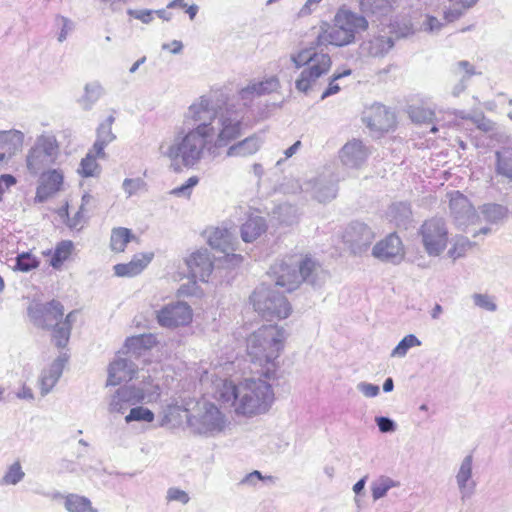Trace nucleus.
Returning a JSON list of instances; mask_svg holds the SVG:
<instances>
[{"instance_id": "obj_19", "label": "nucleus", "mask_w": 512, "mask_h": 512, "mask_svg": "<svg viewBox=\"0 0 512 512\" xmlns=\"http://www.w3.org/2000/svg\"><path fill=\"white\" fill-rule=\"evenodd\" d=\"M506 144L495 152V178L497 183H503L512 188V141L505 136Z\"/></svg>"}, {"instance_id": "obj_30", "label": "nucleus", "mask_w": 512, "mask_h": 512, "mask_svg": "<svg viewBox=\"0 0 512 512\" xmlns=\"http://www.w3.org/2000/svg\"><path fill=\"white\" fill-rule=\"evenodd\" d=\"M480 215L486 222L498 225L507 221L511 212L506 205L490 202L479 207Z\"/></svg>"}, {"instance_id": "obj_52", "label": "nucleus", "mask_w": 512, "mask_h": 512, "mask_svg": "<svg viewBox=\"0 0 512 512\" xmlns=\"http://www.w3.org/2000/svg\"><path fill=\"white\" fill-rule=\"evenodd\" d=\"M55 26L60 29L57 40L62 43L64 42L68 35L74 30V22L66 16L56 15L54 18Z\"/></svg>"}, {"instance_id": "obj_50", "label": "nucleus", "mask_w": 512, "mask_h": 512, "mask_svg": "<svg viewBox=\"0 0 512 512\" xmlns=\"http://www.w3.org/2000/svg\"><path fill=\"white\" fill-rule=\"evenodd\" d=\"M274 213L278 215L279 221L285 225H292L298 220L297 209L290 204L279 205Z\"/></svg>"}, {"instance_id": "obj_54", "label": "nucleus", "mask_w": 512, "mask_h": 512, "mask_svg": "<svg viewBox=\"0 0 512 512\" xmlns=\"http://www.w3.org/2000/svg\"><path fill=\"white\" fill-rule=\"evenodd\" d=\"M24 476L25 473L23 472L20 463L15 462L8 468V471L3 476L2 483L6 485H16L24 478Z\"/></svg>"}, {"instance_id": "obj_60", "label": "nucleus", "mask_w": 512, "mask_h": 512, "mask_svg": "<svg viewBox=\"0 0 512 512\" xmlns=\"http://www.w3.org/2000/svg\"><path fill=\"white\" fill-rule=\"evenodd\" d=\"M168 501H176L182 504H187L190 500L189 495L181 489L169 488L166 496Z\"/></svg>"}, {"instance_id": "obj_26", "label": "nucleus", "mask_w": 512, "mask_h": 512, "mask_svg": "<svg viewBox=\"0 0 512 512\" xmlns=\"http://www.w3.org/2000/svg\"><path fill=\"white\" fill-rule=\"evenodd\" d=\"M63 183V174L59 170H51L43 173L41 183L37 188L36 199L39 202L46 201L50 196L61 189Z\"/></svg>"}, {"instance_id": "obj_25", "label": "nucleus", "mask_w": 512, "mask_h": 512, "mask_svg": "<svg viewBox=\"0 0 512 512\" xmlns=\"http://www.w3.org/2000/svg\"><path fill=\"white\" fill-rule=\"evenodd\" d=\"M153 253H140L134 255L128 263L116 264L113 267L114 274L117 277H134L140 274L152 261Z\"/></svg>"}, {"instance_id": "obj_63", "label": "nucleus", "mask_w": 512, "mask_h": 512, "mask_svg": "<svg viewBox=\"0 0 512 512\" xmlns=\"http://www.w3.org/2000/svg\"><path fill=\"white\" fill-rule=\"evenodd\" d=\"M375 421H376V424H377L379 430L382 433L394 432L396 430V423L388 417H384V416L376 417Z\"/></svg>"}, {"instance_id": "obj_39", "label": "nucleus", "mask_w": 512, "mask_h": 512, "mask_svg": "<svg viewBox=\"0 0 512 512\" xmlns=\"http://www.w3.org/2000/svg\"><path fill=\"white\" fill-rule=\"evenodd\" d=\"M409 116L415 123H435V111L430 107L424 105L411 106L409 109ZM439 130L436 124L431 127V132L435 133Z\"/></svg>"}, {"instance_id": "obj_32", "label": "nucleus", "mask_w": 512, "mask_h": 512, "mask_svg": "<svg viewBox=\"0 0 512 512\" xmlns=\"http://www.w3.org/2000/svg\"><path fill=\"white\" fill-rule=\"evenodd\" d=\"M394 45L391 37L374 36L361 44L363 53L372 57L384 56Z\"/></svg>"}, {"instance_id": "obj_7", "label": "nucleus", "mask_w": 512, "mask_h": 512, "mask_svg": "<svg viewBox=\"0 0 512 512\" xmlns=\"http://www.w3.org/2000/svg\"><path fill=\"white\" fill-rule=\"evenodd\" d=\"M190 428L201 435H214L222 432L226 425V416L213 403H198L193 413L187 416Z\"/></svg>"}, {"instance_id": "obj_4", "label": "nucleus", "mask_w": 512, "mask_h": 512, "mask_svg": "<svg viewBox=\"0 0 512 512\" xmlns=\"http://www.w3.org/2000/svg\"><path fill=\"white\" fill-rule=\"evenodd\" d=\"M286 331L276 325H264L247 338V355L256 372L266 379L274 376L277 359L284 348Z\"/></svg>"}, {"instance_id": "obj_43", "label": "nucleus", "mask_w": 512, "mask_h": 512, "mask_svg": "<svg viewBox=\"0 0 512 512\" xmlns=\"http://www.w3.org/2000/svg\"><path fill=\"white\" fill-rule=\"evenodd\" d=\"M96 157L98 156L92 149L81 160L78 172L83 177H94L100 174L101 168L96 161Z\"/></svg>"}, {"instance_id": "obj_62", "label": "nucleus", "mask_w": 512, "mask_h": 512, "mask_svg": "<svg viewBox=\"0 0 512 512\" xmlns=\"http://www.w3.org/2000/svg\"><path fill=\"white\" fill-rule=\"evenodd\" d=\"M357 389L360 391L365 397L373 398L376 397L379 392L380 388L378 385L367 383V382H360L357 384Z\"/></svg>"}, {"instance_id": "obj_13", "label": "nucleus", "mask_w": 512, "mask_h": 512, "mask_svg": "<svg viewBox=\"0 0 512 512\" xmlns=\"http://www.w3.org/2000/svg\"><path fill=\"white\" fill-rule=\"evenodd\" d=\"M192 309L185 302L169 303L157 311V321L160 326L176 328L188 325L192 321Z\"/></svg>"}, {"instance_id": "obj_2", "label": "nucleus", "mask_w": 512, "mask_h": 512, "mask_svg": "<svg viewBox=\"0 0 512 512\" xmlns=\"http://www.w3.org/2000/svg\"><path fill=\"white\" fill-rule=\"evenodd\" d=\"M333 24L323 22L319 27L318 35L310 47L303 48L290 55L295 68H303L295 80V88L304 94L313 91L324 75L332 66L328 53L317 51L327 45L344 47L355 43L356 36L369 28L366 17L347 6H341L335 13Z\"/></svg>"}, {"instance_id": "obj_42", "label": "nucleus", "mask_w": 512, "mask_h": 512, "mask_svg": "<svg viewBox=\"0 0 512 512\" xmlns=\"http://www.w3.org/2000/svg\"><path fill=\"white\" fill-rule=\"evenodd\" d=\"M131 386L144 394L143 402L145 403L153 402L160 396V387L154 383L150 376L143 378L139 384H132Z\"/></svg>"}, {"instance_id": "obj_46", "label": "nucleus", "mask_w": 512, "mask_h": 512, "mask_svg": "<svg viewBox=\"0 0 512 512\" xmlns=\"http://www.w3.org/2000/svg\"><path fill=\"white\" fill-rule=\"evenodd\" d=\"M389 9V0H360V10L364 14H385Z\"/></svg>"}, {"instance_id": "obj_59", "label": "nucleus", "mask_w": 512, "mask_h": 512, "mask_svg": "<svg viewBox=\"0 0 512 512\" xmlns=\"http://www.w3.org/2000/svg\"><path fill=\"white\" fill-rule=\"evenodd\" d=\"M350 73H351L350 70H345L343 73L334 74L332 79L329 82V85H328L327 89L322 93L321 99H325V98H327V97H329L331 95H334L337 92H339L340 87L336 83V81L338 79L342 78L343 76L350 75Z\"/></svg>"}, {"instance_id": "obj_6", "label": "nucleus", "mask_w": 512, "mask_h": 512, "mask_svg": "<svg viewBox=\"0 0 512 512\" xmlns=\"http://www.w3.org/2000/svg\"><path fill=\"white\" fill-rule=\"evenodd\" d=\"M276 280V278L274 277ZM274 287L262 284L255 289L250 299L255 311L266 320L285 319L291 313V305L286 297Z\"/></svg>"}, {"instance_id": "obj_11", "label": "nucleus", "mask_w": 512, "mask_h": 512, "mask_svg": "<svg viewBox=\"0 0 512 512\" xmlns=\"http://www.w3.org/2000/svg\"><path fill=\"white\" fill-rule=\"evenodd\" d=\"M207 243L215 250L222 252L225 257L233 262L238 263L241 260V256L234 254L236 247L235 244L237 239L235 233L231 232L227 228L215 227L205 231Z\"/></svg>"}, {"instance_id": "obj_31", "label": "nucleus", "mask_w": 512, "mask_h": 512, "mask_svg": "<svg viewBox=\"0 0 512 512\" xmlns=\"http://www.w3.org/2000/svg\"><path fill=\"white\" fill-rule=\"evenodd\" d=\"M452 72L459 78V81L453 86L451 93L454 97H458L465 91L469 79L476 74V71L470 62L462 60L453 66Z\"/></svg>"}, {"instance_id": "obj_41", "label": "nucleus", "mask_w": 512, "mask_h": 512, "mask_svg": "<svg viewBox=\"0 0 512 512\" xmlns=\"http://www.w3.org/2000/svg\"><path fill=\"white\" fill-rule=\"evenodd\" d=\"M134 238L131 231L124 227L114 228L111 232L110 247L114 252H123L126 245Z\"/></svg>"}, {"instance_id": "obj_64", "label": "nucleus", "mask_w": 512, "mask_h": 512, "mask_svg": "<svg viewBox=\"0 0 512 512\" xmlns=\"http://www.w3.org/2000/svg\"><path fill=\"white\" fill-rule=\"evenodd\" d=\"M127 13L130 16L134 17L135 19H138V20H140L141 22H143L145 24H149L153 20V13H154V11L153 10H147V9H144V10L129 9L127 11Z\"/></svg>"}, {"instance_id": "obj_8", "label": "nucleus", "mask_w": 512, "mask_h": 512, "mask_svg": "<svg viewBox=\"0 0 512 512\" xmlns=\"http://www.w3.org/2000/svg\"><path fill=\"white\" fill-rule=\"evenodd\" d=\"M59 145L53 135H40L27 154V168L32 174H39L55 163Z\"/></svg>"}, {"instance_id": "obj_22", "label": "nucleus", "mask_w": 512, "mask_h": 512, "mask_svg": "<svg viewBox=\"0 0 512 512\" xmlns=\"http://www.w3.org/2000/svg\"><path fill=\"white\" fill-rule=\"evenodd\" d=\"M303 189L321 203L333 200L338 191L336 183L325 176L309 180Z\"/></svg>"}, {"instance_id": "obj_58", "label": "nucleus", "mask_w": 512, "mask_h": 512, "mask_svg": "<svg viewBox=\"0 0 512 512\" xmlns=\"http://www.w3.org/2000/svg\"><path fill=\"white\" fill-rule=\"evenodd\" d=\"M443 27V23L432 15H425L420 24V29L428 33H438Z\"/></svg>"}, {"instance_id": "obj_33", "label": "nucleus", "mask_w": 512, "mask_h": 512, "mask_svg": "<svg viewBox=\"0 0 512 512\" xmlns=\"http://www.w3.org/2000/svg\"><path fill=\"white\" fill-rule=\"evenodd\" d=\"M267 229L266 221L259 215H251L241 227V238L244 242H253Z\"/></svg>"}, {"instance_id": "obj_18", "label": "nucleus", "mask_w": 512, "mask_h": 512, "mask_svg": "<svg viewBox=\"0 0 512 512\" xmlns=\"http://www.w3.org/2000/svg\"><path fill=\"white\" fill-rule=\"evenodd\" d=\"M370 155V149L359 139L348 141L339 151L341 163L351 169L361 168Z\"/></svg>"}, {"instance_id": "obj_57", "label": "nucleus", "mask_w": 512, "mask_h": 512, "mask_svg": "<svg viewBox=\"0 0 512 512\" xmlns=\"http://www.w3.org/2000/svg\"><path fill=\"white\" fill-rule=\"evenodd\" d=\"M472 299L474 304L481 309L490 312H494L497 309V305L494 302V299L487 294L475 293L473 294Z\"/></svg>"}, {"instance_id": "obj_12", "label": "nucleus", "mask_w": 512, "mask_h": 512, "mask_svg": "<svg viewBox=\"0 0 512 512\" xmlns=\"http://www.w3.org/2000/svg\"><path fill=\"white\" fill-rule=\"evenodd\" d=\"M342 238L350 251L356 255L365 252L370 247L375 234L366 224L353 222L345 229Z\"/></svg>"}, {"instance_id": "obj_9", "label": "nucleus", "mask_w": 512, "mask_h": 512, "mask_svg": "<svg viewBox=\"0 0 512 512\" xmlns=\"http://www.w3.org/2000/svg\"><path fill=\"white\" fill-rule=\"evenodd\" d=\"M420 235L423 247L429 256H439L448 243V229L441 218L426 220L421 228Z\"/></svg>"}, {"instance_id": "obj_17", "label": "nucleus", "mask_w": 512, "mask_h": 512, "mask_svg": "<svg viewBox=\"0 0 512 512\" xmlns=\"http://www.w3.org/2000/svg\"><path fill=\"white\" fill-rule=\"evenodd\" d=\"M137 373V365L119 352L108 366V386H116L130 381Z\"/></svg>"}, {"instance_id": "obj_47", "label": "nucleus", "mask_w": 512, "mask_h": 512, "mask_svg": "<svg viewBox=\"0 0 512 512\" xmlns=\"http://www.w3.org/2000/svg\"><path fill=\"white\" fill-rule=\"evenodd\" d=\"M418 346H421V341L414 334H408L392 350L391 357L403 358L409 349Z\"/></svg>"}, {"instance_id": "obj_55", "label": "nucleus", "mask_w": 512, "mask_h": 512, "mask_svg": "<svg viewBox=\"0 0 512 512\" xmlns=\"http://www.w3.org/2000/svg\"><path fill=\"white\" fill-rule=\"evenodd\" d=\"M38 260L30 253H21L16 257L15 269L28 272L38 266Z\"/></svg>"}, {"instance_id": "obj_35", "label": "nucleus", "mask_w": 512, "mask_h": 512, "mask_svg": "<svg viewBox=\"0 0 512 512\" xmlns=\"http://www.w3.org/2000/svg\"><path fill=\"white\" fill-rule=\"evenodd\" d=\"M412 211L406 202L393 203L387 210V219L397 227H407L411 219Z\"/></svg>"}, {"instance_id": "obj_53", "label": "nucleus", "mask_w": 512, "mask_h": 512, "mask_svg": "<svg viewBox=\"0 0 512 512\" xmlns=\"http://www.w3.org/2000/svg\"><path fill=\"white\" fill-rule=\"evenodd\" d=\"M53 328V339L56 345L60 348L65 347L70 338V326L67 323H61V321H59Z\"/></svg>"}, {"instance_id": "obj_14", "label": "nucleus", "mask_w": 512, "mask_h": 512, "mask_svg": "<svg viewBox=\"0 0 512 512\" xmlns=\"http://www.w3.org/2000/svg\"><path fill=\"white\" fill-rule=\"evenodd\" d=\"M28 314L33 323L42 328H52L63 318V306L58 301L47 304L35 303L28 308Z\"/></svg>"}, {"instance_id": "obj_34", "label": "nucleus", "mask_w": 512, "mask_h": 512, "mask_svg": "<svg viewBox=\"0 0 512 512\" xmlns=\"http://www.w3.org/2000/svg\"><path fill=\"white\" fill-rule=\"evenodd\" d=\"M105 94L103 85L95 80L91 81L84 86L83 95L79 98L78 102L82 109L88 111L100 100Z\"/></svg>"}, {"instance_id": "obj_38", "label": "nucleus", "mask_w": 512, "mask_h": 512, "mask_svg": "<svg viewBox=\"0 0 512 512\" xmlns=\"http://www.w3.org/2000/svg\"><path fill=\"white\" fill-rule=\"evenodd\" d=\"M64 507L68 512H97L87 497L74 493L64 497Z\"/></svg>"}, {"instance_id": "obj_15", "label": "nucleus", "mask_w": 512, "mask_h": 512, "mask_svg": "<svg viewBox=\"0 0 512 512\" xmlns=\"http://www.w3.org/2000/svg\"><path fill=\"white\" fill-rule=\"evenodd\" d=\"M143 397L144 394L134 386H121L110 397L108 411L111 414L123 415L133 406L143 403Z\"/></svg>"}, {"instance_id": "obj_1", "label": "nucleus", "mask_w": 512, "mask_h": 512, "mask_svg": "<svg viewBox=\"0 0 512 512\" xmlns=\"http://www.w3.org/2000/svg\"><path fill=\"white\" fill-rule=\"evenodd\" d=\"M259 97L248 83L233 101L220 105L211 96H201L184 113V129L173 140L163 141L159 154L170 161L174 171L198 165L207 154L211 158L242 135L244 114Z\"/></svg>"}, {"instance_id": "obj_49", "label": "nucleus", "mask_w": 512, "mask_h": 512, "mask_svg": "<svg viewBox=\"0 0 512 512\" xmlns=\"http://www.w3.org/2000/svg\"><path fill=\"white\" fill-rule=\"evenodd\" d=\"M154 420V413L143 406L132 407L129 413L125 416L126 423L131 422H147L150 423Z\"/></svg>"}, {"instance_id": "obj_56", "label": "nucleus", "mask_w": 512, "mask_h": 512, "mask_svg": "<svg viewBox=\"0 0 512 512\" xmlns=\"http://www.w3.org/2000/svg\"><path fill=\"white\" fill-rule=\"evenodd\" d=\"M199 183V177L191 176L186 180L184 184L171 190L170 194L177 197L189 198L192 189Z\"/></svg>"}, {"instance_id": "obj_23", "label": "nucleus", "mask_w": 512, "mask_h": 512, "mask_svg": "<svg viewBox=\"0 0 512 512\" xmlns=\"http://www.w3.org/2000/svg\"><path fill=\"white\" fill-rule=\"evenodd\" d=\"M472 455H467L461 462L456 474V483L462 500L468 499L474 493L476 483L472 479Z\"/></svg>"}, {"instance_id": "obj_45", "label": "nucleus", "mask_w": 512, "mask_h": 512, "mask_svg": "<svg viewBox=\"0 0 512 512\" xmlns=\"http://www.w3.org/2000/svg\"><path fill=\"white\" fill-rule=\"evenodd\" d=\"M474 243L467 237L457 236L453 240L451 248L448 250V256L454 260L464 257L466 253L472 249Z\"/></svg>"}, {"instance_id": "obj_48", "label": "nucleus", "mask_w": 512, "mask_h": 512, "mask_svg": "<svg viewBox=\"0 0 512 512\" xmlns=\"http://www.w3.org/2000/svg\"><path fill=\"white\" fill-rule=\"evenodd\" d=\"M73 250V243L71 241H62L55 249V252L51 258V265L54 268H58L62 263L69 258Z\"/></svg>"}, {"instance_id": "obj_40", "label": "nucleus", "mask_w": 512, "mask_h": 512, "mask_svg": "<svg viewBox=\"0 0 512 512\" xmlns=\"http://www.w3.org/2000/svg\"><path fill=\"white\" fill-rule=\"evenodd\" d=\"M249 83L255 88L259 97L277 92L281 87L280 80L276 75L265 76L261 80L253 79Z\"/></svg>"}, {"instance_id": "obj_44", "label": "nucleus", "mask_w": 512, "mask_h": 512, "mask_svg": "<svg viewBox=\"0 0 512 512\" xmlns=\"http://www.w3.org/2000/svg\"><path fill=\"white\" fill-rule=\"evenodd\" d=\"M398 486V483L388 476H381L371 484L372 498L377 501L386 496L387 492Z\"/></svg>"}, {"instance_id": "obj_24", "label": "nucleus", "mask_w": 512, "mask_h": 512, "mask_svg": "<svg viewBox=\"0 0 512 512\" xmlns=\"http://www.w3.org/2000/svg\"><path fill=\"white\" fill-rule=\"evenodd\" d=\"M23 143V132L16 129L0 131V162L10 159L20 151Z\"/></svg>"}, {"instance_id": "obj_37", "label": "nucleus", "mask_w": 512, "mask_h": 512, "mask_svg": "<svg viewBox=\"0 0 512 512\" xmlns=\"http://www.w3.org/2000/svg\"><path fill=\"white\" fill-rule=\"evenodd\" d=\"M157 343L153 334H141L126 339L125 348L127 352L139 355L142 350L151 349Z\"/></svg>"}, {"instance_id": "obj_61", "label": "nucleus", "mask_w": 512, "mask_h": 512, "mask_svg": "<svg viewBox=\"0 0 512 512\" xmlns=\"http://www.w3.org/2000/svg\"><path fill=\"white\" fill-rule=\"evenodd\" d=\"M471 120L478 129L484 132H491L495 130V123L483 115L472 117Z\"/></svg>"}, {"instance_id": "obj_29", "label": "nucleus", "mask_w": 512, "mask_h": 512, "mask_svg": "<svg viewBox=\"0 0 512 512\" xmlns=\"http://www.w3.org/2000/svg\"><path fill=\"white\" fill-rule=\"evenodd\" d=\"M115 121L113 115L108 116L97 128V138L93 145V151L99 158H105V147L116 139L112 132V125Z\"/></svg>"}, {"instance_id": "obj_20", "label": "nucleus", "mask_w": 512, "mask_h": 512, "mask_svg": "<svg viewBox=\"0 0 512 512\" xmlns=\"http://www.w3.org/2000/svg\"><path fill=\"white\" fill-rule=\"evenodd\" d=\"M186 265L193 278L207 282L213 271L214 261L207 249H199L186 259Z\"/></svg>"}, {"instance_id": "obj_16", "label": "nucleus", "mask_w": 512, "mask_h": 512, "mask_svg": "<svg viewBox=\"0 0 512 512\" xmlns=\"http://www.w3.org/2000/svg\"><path fill=\"white\" fill-rule=\"evenodd\" d=\"M372 255L384 262L393 264L400 263L405 255L400 237L395 233L389 234L383 240L375 244L372 249Z\"/></svg>"}, {"instance_id": "obj_28", "label": "nucleus", "mask_w": 512, "mask_h": 512, "mask_svg": "<svg viewBox=\"0 0 512 512\" xmlns=\"http://www.w3.org/2000/svg\"><path fill=\"white\" fill-rule=\"evenodd\" d=\"M65 360L62 357L55 359L48 368L41 372L39 385L41 395L45 396L52 391L62 375Z\"/></svg>"}, {"instance_id": "obj_21", "label": "nucleus", "mask_w": 512, "mask_h": 512, "mask_svg": "<svg viewBox=\"0 0 512 512\" xmlns=\"http://www.w3.org/2000/svg\"><path fill=\"white\" fill-rule=\"evenodd\" d=\"M363 121L371 130L388 131L394 124V115L384 105L375 104L365 111Z\"/></svg>"}, {"instance_id": "obj_36", "label": "nucleus", "mask_w": 512, "mask_h": 512, "mask_svg": "<svg viewBox=\"0 0 512 512\" xmlns=\"http://www.w3.org/2000/svg\"><path fill=\"white\" fill-rule=\"evenodd\" d=\"M478 0H448L444 4L443 16L446 22H454L459 19L467 9L473 7Z\"/></svg>"}, {"instance_id": "obj_5", "label": "nucleus", "mask_w": 512, "mask_h": 512, "mask_svg": "<svg viewBox=\"0 0 512 512\" xmlns=\"http://www.w3.org/2000/svg\"><path fill=\"white\" fill-rule=\"evenodd\" d=\"M271 273L276 278V286H280L287 292L295 290L301 282H307L313 286L322 285L327 273L313 258L305 256L298 263L280 261L271 266Z\"/></svg>"}, {"instance_id": "obj_3", "label": "nucleus", "mask_w": 512, "mask_h": 512, "mask_svg": "<svg viewBox=\"0 0 512 512\" xmlns=\"http://www.w3.org/2000/svg\"><path fill=\"white\" fill-rule=\"evenodd\" d=\"M213 386V396L217 401L245 417L265 414L275 399L271 384L261 378H247L239 384L217 378L213 380Z\"/></svg>"}, {"instance_id": "obj_27", "label": "nucleus", "mask_w": 512, "mask_h": 512, "mask_svg": "<svg viewBox=\"0 0 512 512\" xmlns=\"http://www.w3.org/2000/svg\"><path fill=\"white\" fill-rule=\"evenodd\" d=\"M264 143L263 138L253 134L245 139L230 145L226 150V157H249L256 154Z\"/></svg>"}, {"instance_id": "obj_10", "label": "nucleus", "mask_w": 512, "mask_h": 512, "mask_svg": "<svg viewBox=\"0 0 512 512\" xmlns=\"http://www.w3.org/2000/svg\"><path fill=\"white\" fill-rule=\"evenodd\" d=\"M448 197L450 215L458 227H466L479 222L480 216L466 196L459 191H452Z\"/></svg>"}, {"instance_id": "obj_51", "label": "nucleus", "mask_w": 512, "mask_h": 512, "mask_svg": "<svg viewBox=\"0 0 512 512\" xmlns=\"http://www.w3.org/2000/svg\"><path fill=\"white\" fill-rule=\"evenodd\" d=\"M122 189L124 190L127 197H131L137 195L138 193L146 191L147 184L140 177L126 178L122 183Z\"/></svg>"}]
</instances>
